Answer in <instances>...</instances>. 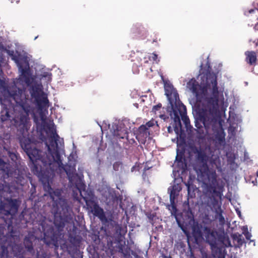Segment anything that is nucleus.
Masks as SVG:
<instances>
[{
  "label": "nucleus",
  "instance_id": "f257e3e1",
  "mask_svg": "<svg viewBox=\"0 0 258 258\" xmlns=\"http://www.w3.org/2000/svg\"><path fill=\"white\" fill-rule=\"evenodd\" d=\"M58 136L52 129L51 135L49 139V143L45 145L47 152H43L37 149L33 145L24 144L21 143V146L26 152L32 163L31 169L42 182L45 190L47 191L53 202V212L55 215L60 213V209L66 208V201L61 197V190L53 189L49 182L54 176V171L59 169L65 171L70 182L75 185L76 190L82 195V190H84L85 185L82 177L76 173L75 166H64L62 163L61 152L58 147L57 140ZM56 216V215H55Z\"/></svg>",
  "mask_w": 258,
  "mask_h": 258
},
{
  "label": "nucleus",
  "instance_id": "f03ea898",
  "mask_svg": "<svg viewBox=\"0 0 258 258\" xmlns=\"http://www.w3.org/2000/svg\"><path fill=\"white\" fill-rule=\"evenodd\" d=\"M217 75L214 73L200 75L199 81L189 80L186 88L195 97L190 101L196 108L205 127L222 128L220 110H225L228 106L225 100L223 90H218Z\"/></svg>",
  "mask_w": 258,
  "mask_h": 258
},
{
  "label": "nucleus",
  "instance_id": "7ed1b4c3",
  "mask_svg": "<svg viewBox=\"0 0 258 258\" xmlns=\"http://www.w3.org/2000/svg\"><path fill=\"white\" fill-rule=\"evenodd\" d=\"M42 85H38L37 86L33 87L31 93L32 97L35 98L36 105L37 106L36 111L33 108V103L27 98L21 90H19L18 94L13 95V98L17 104L15 110L20 108L21 112L20 114L14 119L15 125L23 131L27 130L28 125L29 115H31L34 118L35 122L37 121L38 116L40 118L42 123H44L46 116V112L49 107V101L47 96L42 91Z\"/></svg>",
  "mask_w": 258,
  "mask_h": 258
},
{
  "label": "nucleus",
  "instance_id": "20e7f679",
  "mask_svg": "<svg viewBox=\"0 0 258 258\" xmlns=\"http://www.w3.org/2000/svg\"><path fill=\"white\" fill-rule=\"evenodd\" d=\"M164 88L165 95L169 103L167 110L170 112V116L175 124L174 131L176 134H178V126L180 127L181 126L180 117L186 127L189 123V119L186 114V108L179 100L178 93L172 85L166 84L165 85Z\"/></svg>",
  "mask_w": 258,
  "mask_h": 258
},
{
  "label": "nucleus",
  "instance_id": "39448f33",
  "mask_svg": "<svg viewBox=\"0 0 258 258\" xmlns=\"http://www.w3.org/2000/svg\"><path fill=\"white\" fill-rule=\"evenodd\" d=\"M213 155L209 147H206L205 149L201 148L198 151V159L200 160L203 166L197 170L198 178L199 180L204 183L212 186L216 182V173L215 171L209 170L207 162H213Z\"/></svg>",
  "mask_w": 258,
  "mask_h": 258
},
{
  "label": "nucleus",
  "instance_id": "423d86ee",
  "mask_svg": "<svg viewBox=\"0 0 258 258\" xmlns=\"http://www.w3.org/2000/svg\"><path fill=\"white\" fill-rule=\"evenodd\" d=\"M8 52L19 68L20 81L25 82L27 86L30 85L33 78L29 69V57L25 54H18L16 56L14 54L13 51L9 50Z\"/></svg>",
  "mask_w": 258,
  "mask_h": 258
},
{
  "label": "nucleus",
  "instance_id": "0eeeda50",
  "mask_svg": "<svg viewBox=\"0 0 258 258\" xmlns=\"http://www.w3.org/2000/svg\"><path fill=\"white\" fill-rule=\"evenodd\" d=\"M181 189V187L180 185L178 183H176L175 182H174L172 186L169 187L168 192L170 194V205L168 206V209L170 211L171 214L174 216L179 226L181 228L184 233L186 235H188V233L181 226L180 220L179 219L178 215L176 214L177 210L175 207V201L179 196V194Z\"/></svg>",
  "mask_w": 258,
  "mask_h": 258
},
{
  "label": "nucleus",
  "instance_id": "6e6552de",
  "mask_svg": "<svg viewBox=\"0 0 258 258\" xmlns=\"http://www.w3.org/2000/svg\"><path fill=\"white\" fill-rule=\"evenodd\" d=\"M86 205L90 209L91 212L95 216L98 217L100 220L103 222L106 219L103 210L92 200H88L87 198H84Z\"/></svg>",
  "mask_w": 258,
  "mask_h": 258
},
{
  "label": "nucleus",
  "instance_id": "1a4fd4ad",
  "mask_svg": "<svg viewBox=\"0 0 258 258\" xmlns=\"http://www.w3.org/2000/svg\"><path fill=\"white\" fill-rule=\"evenodd\" d=\"M150 132L146 125H142L138 129L136 139L141 143H144L146 139L149 137Z\"/></svg>",
  "mask_w": 258,
  "mask_h": 258
},
{
  "label": "nucleus",
  "instance_id": "9d476101",
  "mask_svg": "<svg viewBox=\"0 0 258 258\" xmlns=\"http://www.w3.org/2000/svg\"><path fill=\"white\" fill-rule=\"evenodd\" d=\"M208 206H209L211 209L216 212V213H221V203L219 202L215 198L212 197L210 198V201L208 204Z\"/></svg>",
  "mask_w": 258,
  "mask_h": 258
},
{
  "label": "nucleus",
  "instance_id": "9b49d317",
  "mask_svg": "<svg viewBox=\"0 0 258 258\" xmlns=\"http://www.w3.org/2000/svg\"><path fill=\"white\" fill-rule=\"evenodd\" d=\"M202 234L206 237L207 242L211 244L215 239L214 233L211 231L210 228L208 227L204 228V232Z\"/></svg>",
  "mask_w": 258,
  "mask_h": 258
},
{
  "label": "nucleus",
  "instance_id": "f8f14e48",
  "mask_svg": "<svg viewBox=\"0 0 258 258\" xmlns=\"http://www.w3.org/2000/svg\"><path fill=\"white\" fill-rule=\"evenodd\" d=\"M114 136L116 137L117 138L124 139L127 138V132L125 129H119L116 128L112 133Z\"/></svg>",
  "mask_w": 258,
  "mask_h": 258
},
{
  "label": "nucleus",
  "instance_id": "ddd939ff",
  "mask_svg": "<svg viewBox=\"0 0 258 258\" xmlns=\"http://www.w3.org/2000/svg\"><path fill=\"white\" fill-rule=\"evenodd\" d=\"M246 60L250 64H253L256 60V54L254 51H247L245 52Z\"/></svg>",
  "mask_w": 258,
  "mask_h": 258
},
{
  "label": "nucleus",
  "instance_id": "4468645a",
  "mask_svg": "<svg viewBox=\"0 0 258 258\" xmlns=\"http://www.w3.org/2000/svg\"><path fill=\"white\" fill-rule=\"evenodd\" d=\"M9 167V164L0 159V170H2L4 173H5L8 175L10 174Z\"/></svg>",
  "mask_w": 258,
  "mask_h": 258
},
{
  "label": "nucleus",
  "instance_id": "2eb2a0df",
  "mask_svg": "<svg viewBox=\"0 0 258 258\" xmlns=\"http://www.w3.org/2000/svg\"><path fill=\"white\" fill-rule=\"evenodd\" d=\"M176 160V161L174 163V166H177L179 168V169L177 170V172H183L186 168V164L182 160L178 161L177 158Z\"/></svg>",
  "mask_w": 258,
  "mask_h": 258
},
{
  "label": "nucleus",
  "instance_id": "dca6fc26",
  "mask_svg": "<svg viewBox=\"0 0 258 258\" xmlns=\"http://www.w3.org/2000/svg\"><path fill=\"white\" fill-rule=\"evenodd\" d=\"M212 255L215 258H224L221 249L216 247H212Z\"/></svg>",
  "mask_w": 258,
  "mask_h": 258
},
{
  "label": "nucleus",
  "instance_id": "f3484780",
  "mask_svg": "<svg viewBox=\"0 0 258 258\" xmlns=\"http://www.w3.org/2000/svg\"><path fill=\"white\" fill-rule=\"evenodd\" d=\"M9 204L11 207L10 213H15L17 212L18 208V203L16 200H11L9 202Z\"/></svg>",
  "mask_w": 258,
  "mask_h": 258
},
{
  "label": "nucleus",
  "instance_id": "a211bd4d",
  "mask_svg": "<svg viewBox=\"0 0 258 258\" xmlns=\"http://www.w3.org/2000/svg\"><path fill=\"white\" fill-rule=\"evenodd\" d=\"M144 125H146V127L148 128V130L150 131V128L153 127L155 126H157L158 125L157 122L156 120L154 119H151V120L147 122L146 124H145Z\"/></svg>",
  "mask_w": 258,
  "mask_h": 258
},
{
  "label": "nucleus",
  "instance_id": "6ab92c4d",
  "mask_svg": "<svg viewBox=\"0 0 258 258\" xmlns=\"http://www.w3.org/2000/svg\"><path fill=\"white\" fill-rule=\"evenodd\" d=\"M149 59L150 61H155L156 62H158L159 60L158 59V56L155 53H152L148 55Z\"/></svg>",
  "mask_w": 258,
  "mask_h": 258
},
{
  "label": "nucleus",
  "instance_id": "aec40b11",
  "mask_svg": "<svg viewBox=\"0 0 258 258\" xmlns=\"http://www.w3.org/2000/svg\"><path fill=\"white\" fill-rule=\"evenodd\" d=\"M192 234L194 236L197 237H200L202 236V234L199 230V229H197L195 226H194L192 228Z\"/></svg>",
  "mask_w": 258,
  "mask_h": 258
},
{
  "label": "nucleus",
  "instance_id": "412c9836",
  "mask_svg": "<svg viewBox=\"0 0 258 258\" xmlns=\"http://www.w3.org/2000/svg\"><path fill=\"white\" fill-rule=\"evenodd\" d=\"M24 244L26 247L28 248V250L29 251L31 250V249H32V244L29 241V240L27 237H26L24 239Z\"/></svg>",
  "mask_w": 258,
  "mask_h": 258
},
{
  "label": "nucleus",
  "instance_id": "4be33fe9",
  "mask_svg": "<svg viewBox=\"0 0 258 258\" xmlns=\"http://www.w3.org/2000/svg\"><path fill=\"white\" fill-rule=\"evenodd\" d=\"M45 78L47 79L48 81L51 80V74L48 72H44L40 75V78Z\"/></svg>",
  "mask_w": 258,
  "mask_h": 258
},
{
  "label": "nucleus",
  "instance_id": "5701e85b",
  "mask_svg": "<svg viewBox=\"0 0 258 258\" xmlns=\"http://www.w3.org/2000/svg\"><path fill=\"white\" fill-rule=\"evenodd\" d=\"M162 107V105L160 103H159L157 105L154 106L152 109V111L154 112L155 114L157 113V111H158L160 109H161Z\"/></svg>",
  "mask_w": 258,
  "mask_h": 258
},
{
  "label": "nucleus",
  "instance_id": "b1692460",
  "mask_svg": "<svg viewBox=\"0 0 258 258\" xmlns=\"http://www.w3.org/2000/svg\"><path fill=\"white\" fill-rule=\"evenodd\" d=\"M241 229L242 230V234H244L245 233L248 232V228H247V226H243L242 227Z\"/></svg>",
  "mask_w": 258,
  "mask_h": 258
},
{
  "label": "nucleus",
  "instance_id": "393cba45",
  "mask_svg": "<svg viewBox=\"0 0 258 258\" xmlns=\"http://www.w3.org/2000/svg\"><path fill=\"white\" fill-rule=\"evenodd\" d=\"M244 235L247 240L250 239L251 237V234L249 232L245 233Z\"/></svg>",
  "mask_w": 258,
  "mask_h": 258
},
{
  "label": "nucleus",
  "instance_id": "a878e982",
  "mask_svg": "<svg viewBox=\"0 0 258 258\" xmlns=\"http://www.w3.org/2000/svg\"><path fill=\"white\" fill-rule=\"evenodd\" d=\"M219 221L221 223H223L224 222V218L222 216L221 213H219Z\"/></svg>",
  "mask_w": 258,
  "mask_h": 258
},
{
  "label": "nucleus",
  "instance_id": "bb28decb",
  "mask_svg": "<svg viewBox=\"0 0 258 258\" xmlns=\"http://www.w3.org/2000/svg\"><path fill=\"white\" fill-rule=\"evenodd\" d=\"M167 130H168V132L169 133H171L172 132V128L170 126H169L167 127Z\"/></svg>",
  "mask_w": 258,
  "mask_h": 258
},
{
  "label": "nucleus",
  "instance_id": "cd10ccee",
  "mask_svg": "<svg viewBox=\"0 0 258 258\" xmlns=\"http://www.w3.org/2000/svg\"><path fill=\"white\" fill-rule=\"evenodd\" d=\"M160 117L161 118H163L164 119H165V115H160Z\"/></svg>",
  "mask_w": 258,
  "mask_h": 258
},
{
  "label": "nucleus",
  "instance_id": "c85d7f7f",
  "mask_svg": "<svg viewBox=\"0 0 258 258\" xmlns=\"http://www.w3.org/2000/svg\"><path fill=\"white\" fill-rule=\"evenodd\" d=\"M117 164H114V165H113V168H114V169L115 170H117V169H116V168H117V166H117Z\"/></svg>",
  "mask_w": 258,
  "mask_h": 258
},
{
  "label": "nucleus",
  "instance_id": "c756f323",
  "mask_svg": "<svg viewBox=\"0 0 258 258\" xmlns=\"http://www.w3.org/2000/svg\"><path fill=\"white\" fill-rule=\"evenodd\" d=\"M229 131H230V132H232L233 131L232 126L229 127Z\"/></svg>",
  "mask_w": 258,
  "mask_h": 258
},
{
  "label": "nucleus",
  "instance_id": "7c9ffc66",
  "mask_svg": "<svg viewBox=\"0 0 258 258\" xmlns=\"http://www.w3.org/2000/svg\"><path fill=\"white\" fill-rule=\"evenodd\" d=\"M187 189H188V193L189 192V191H190V186L189 185H187Z\"/></svg>",
  "mask_w": 258,
  "mask_h": 258
},
{
  "label": "nucleus",
  "instance_id": "2f4dec72",
  "mask_svg": "<svg viewBox=\"0 0 258 258\" xmlns=\"http://www.w3.org/2000/svg\"><path fill=\"white\" fill-rule=\"evenodd\" d=\"M253 12V10H251L249 11V13H251Z\"/></svg>",
  "mask_w": 258,
  "mask_h": 258
},
{
  "label": "nucleus",
  "instance_id": "473e14b6",
  "mask_svg": "<svg viewBox=\"0 0 258 258\" xmlns=\"http://www.w3.org/2000/svg\"><path fill=\"white\" fill-rule=\"evenodd\" d=\"M252 183H253L254 185H255V182L254 181H252Z\"/></svg>",
  "mask_w": 258,
  "mask_h": 258
},
{
  "label": "nucleus",
  "instance_id": "72a5a7b5",
  "mask_svg": "<svg viewBox=\"0 0 258 258\" xmlns=\"http://www.w3.org/2000/svg\"><path fill=\"white\" fill-rule=\"evenodd\" d=\"M134 168H135L134 167H132V171L133 170V169H134Z\"/></svg>",
  "mask_w": 258,
  "mask_h": 258
},
{
  "label": "nucleus",
  "instance_id": "f704fd0d",
  "mask_svg": "<svg viewBox=\"0 0 258 258\" xmlns=\"http://www.w3.org/2000/svg\"><path fill=\"white\" fill-rule=\"evenodd\" d=\"M44 242H45V237H44Z\"/></svg>",
  "mask_w": 258,
  "mask_h": 258
},
{
  "label": "nucleus",
  "instance_id": "c9c22d12",
  "mask_svg": "<svg viewBox=\"0 0 258 258\" xmlns=\"http://www.w3.org/2000/svg\"><path fill=\"white\" fill-rule=\"evenodd\" d=\"M12 155H13V154H10V156H11Z\"/></svg>",
  "mask_w": 258,
  "mask_h": 258
},
{
  "label": "nucleus",
  "instance_id": "e433bc0d",
  "mask_svg": "<svg viewBox=\"0 0 258 258\" xmlns=\"http://www.w3.org/2000/svg\"><path fill=\"white\" fill-rule=\"evenodd\" d=\"M256 174H257V176H258V172H257Z\"/></svg>",
  "mask_w": 258,
  "mask_h": 258
}]
</instances>
